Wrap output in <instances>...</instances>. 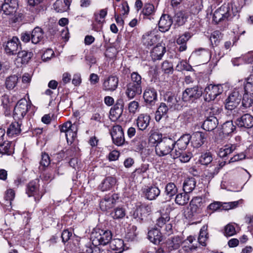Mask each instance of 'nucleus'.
Listing matches in <instances>:
<instances>
[{"instance_id": "f257e3e1", "label": "nucleus", "mask_w": 253, "mask_h": 253, "mask_svg": "<svg viewBox=\"0 0 253 253\" xmlns=\"http://www.w3.org/2000/svg\"><path fill=\"white\" fill-rule=\"evenodd\" d=\"M112 239V232L108 229H102L99 226L94 228L91 234V240L93 246L105 247Z\"/></svg>"}, {"instance_id": "f03ea898", "label": "nucleus", "mask_w": 253, "mask_h": 253, "mask_svg": "<svg viewBox=\"0 0 253 253\" xmlns=\"http://www.w3.org/2000/svg\"><path fill=\"white\" fill-rule=\"evenodd\" d=\"M175 147V140L169 137H164L155 145V152L159 157H163L171 152Z\"/></svg>"}, {"instance_id": "7ed1b4c3", "label": "nucleus", "mask_w": 253, "mask_h": 253, "mask_svg": "<svg viewBox=\"0 0 253 253\" xmlns=\"http://www.w3.org/2000/svg\"><path fill=\"white\" fill-rule=\"evenodd\" d=\"M31 107L25 98H22L16 103L13 109V117L15 121H21Z\"/></svg>"}, {"instance_id": "20e7f679", "label": "nucleus", "mask_w": 253, "mask_h": 253, "mask_svg": "<svg viewBox=\"0 0 253 253\" xmlns=\"http://www.w3.org/2000/svg\"><path fill=\"white\" fill-rule=\"evenodd\" d=\"M164 99L166 101L170 108L174 110H181L184 105V100L182 97L181 98L180 96L175 94L171 92H167L164 96Z\"/></svg>"}, {"instance_id": "39448f33", "label": "nucleus", "mask_w": 253, "mask_h": 253, "mask_svg": "<svg viewBox=\"0 0 253 253\" xmlns=\"http://www.w3.org/2000/svg\"><path fill=\"white\" fill-rule=\"evenodd\" d=\"M203 94L202 87L198 85L188 87L182 92V99L185 102H194L200 98Z\"/></svg>"}, {"instance_id": "423d86ee", "label": "nucleus", "mask_w": 253, "mask_h": 253, "mask_svg": "<svg viewBox=\"0 0 253 253\" xmlns=\"http://www.w3.org/2000/svg\"><path fill=\"white\" fill-rule=\"evenodd\" d=\"M205 199L201 197H194L190 203V209L187 213V218H192L195 214L200 213L205 206Z\"/></svg>"}, {"instance_id": "0eeeda50", "label": "nucleus", "mask_w": 253, "mask_h": 253, "mask_svg": "<svg viewBox=\"0 0 253 253\" xmlns=\"http://www.w3.org/2000/svg\"><path fill=\"white\" fill-rule=\"evenodd\" d=\"M223 91V87L220 84L212 85L211 84L208 85L205 87L204 92H203L205 100L210 102L214 100L218 95L222 93Z\"/></svg>"}, {"instance_id": "6e6552de", "label": "nucleus", "mask_w": 253, "mask_h": 253, "mask_svg": "<svg viewBox=\"0 0 253 253\" xmlns=\"http://www.w3.org/2000/svg\"><path fill=\"white\" fill-rule=\"evenodd\" d=\"M143 98L146 106L150 107L154 106L158 101L156 89L153 87L147 86L144 90Z\"/></svg>"}, {"instance_id": "1a4fd4ad", "label": "nucleus", "mask_w": 253, "mask_h": 253, "mask_svg": "<svg viewBox=\"0 0 253 253\" xmlns=\"http://www.w3.org/2000/svg\"><path fill=\"white\" fill-rule=\"evenodd\" d=\"M40 180L38 178L31 181L26 186V193L28 197H34L35 201L39 202L42 198V195L39 196V192L40 189Z\"/></svg>"}, {"instance_id": "9d476101", "label": "nucleus", "mask_w": 253, "mask_h": 253, "mask_svg": "<svg viewBox=\"0 0 253 253\" xmlns=\"http://www.w3.org/2000/svg\"><path fill=\"white\" fill-rule=\"evenodd\" d=\"M242 95L238 90L233 91L225 101V107L228 110L234 109L240 103Z\"/></svg>"}, {"instance_id": "9b49d317", "label": "nucleus", "mask_w": 253, "mask_h": 253, "mask_svg": "<svg viewBox=\"0 0 253 253\" xmlns=\"http://www.w3.org/2000/svg\"><path fill=\"white\" fill-rule=\"evenodd\" d=\"M111 135L113 143L117 146L123 145L125 142L124 133L122 127L120 125L113 126Z\"/></svg>"}, {"instance_id": "f8f14e48", "label": "nucleus", "mask_w": 253, "mask_h": 253, "mask_svg": "<svg viewBox=\"0 0 253 253\" xmlns=\"http://www.w3.org/2000/svg\"><path fill=\"white\" fill-rule=\"evenodd\" d=\"M3 46L7 54L15 55L18 52V48H21L20 42L17 37H13L4 44Z\"/></svg>"}, {"instance_id": "ddd939ff", "label": "nucleus", "mask_w": 253, "mask_h": 253, "mask_svg": "<svg viewBox=\"0 0 253 253\" xmlns=\"http://www.w3.org/2000/svg\"><path fill=\"white\" fill-rule=\"evenodd\" d=\"M225 21L230 20L232 18L236 16L238 13L236 8H234L232 4L230 3H224L218 8Z\"/></svg>"}, {"instance_id": "4468645a", "label": "nucleus", "mask_w": 253, "mask_h": 253, "mask_svg": "<svg viewBox=\"0 0 253 253\" xmlns=\"http://www.w3.org/2000/svg\"><path fill=\"white\" fill-rule=\"evenodd\" d=\"M119 79L116 76L111 75L103 80L102 89L106 91H114L118 87Z\"/></svg>"}, {"instance_id": "2eb2a0df", "label": "nucleus", "mask_w": 253, "mask_h": 253, "mask_svg": "<svg viewBox=\"0 0 253 253\" xmlns=\"http://www.w3.org/2000/svg\"><path fill=\"white\" fill-rule=\"evenodd\" d=\"M191 136V142L194 148H199L207 141L208 133L205 132L196 131Z\"/></svg>"}, {"instance_id": "dca6fc26", "label": "nucleus", "mask_w": 253, "mask_h": 253, "mask_svg": "<svg viewBox=\"0 0 253 253\" xmlns=\"http://www.w3.org/2000/svg\"><path fill=\"white\" fill-rule=\"evenodd\" d=\"M119 199V196L118 194H113L111 195H108L105 196L104 199L100 202V208L104 211L112 208Z\"/></svg>"}, {"instance_id": "f3484780", "label": "nucleus", "mask_w": 253, "mask_h": 253, "mask_svg": "<svg viewBox=\"0 0 253 253\" xmlns=\"http://www.w3.org/2000/svg\"><path fill=\"white\" fill-rule=\"evenodd\" d=\"M160 189L157 186L154 185L147 186L143 190V194L145 198L149 201L156 200L160 195Z\"/></svg>"}, {"instance_id": "a211bd4d", "label": "nucleus", "mask_w": 253, "mask_h": 253, "mask_svg": "<svg viewBox=\"0 0 253 253\" xmlns=\"http://www.w3.org/2000/svg\"><path fill=\"white\" fill-rule=\"evenodd\" d=\"M209 56L210 52L208 50L203 48H200L192 53L189 60H194L197 58L200 60V62L202 63L208 61Z\"/></svg>"}, {"instance_id": "6ab92c4d", "label": "nucleus", "mask_w": 253, "mask_h": 253, "mask_svg": "<svg viewBox=\"0 0 253 253\" xmlns=\"http://www.w3.org/2000/svg\"><path fill=\"white\" fill-rule=\"evenodd\" d=\"M142 91V85H135L129 83H128L126 85L125 93L126 96L130 99L134 98L136 95H140Z\"/></svg>"}, {"instance_id": "aec40b11", "label": "nucleus", "mask_w": 253, "mask_h": 253, "mask_svg": "<svg viewBox=\"0 0 253 253\" xmlns=\"http://www.w3.org/2000/svg\"><path fill=\"white\" fill-rule=\"evenodd\" d=\"M173 23L172 17L169 14H163L159 21V28L162 32H166L170 29Z\"/></svg>"}, {"instance_id": "412c9836", "label": "nucleus", "mask_w": 253, "mask_h": 253, "mask_svg": "<svg viewBox=\"0 0 253 253\" xmlns=\"http://www.w3.org/2000/svg\"><path fill=\"white\" fill-rule=\"evenodd\" d=\"M236 124L241 127L252 128L253 126V116L250 114H245L236 120Z\"/></svg>"}, {"instance_id": "4be33fe9", "label": "nucleus", "mask_w": 253, "mask_h": 253, "mask_svg": "<svg viewBox=\"0 0 253 253\" xmlns=\"http://www.w3.org/2000/svg\"><path fill=\"white\" fill-rule=\"evenodd\" d=\"M148 239L155 245H159L163 239V235L157 227L152 228L148 231Z\"/></svg>"}, {"instance_id": "5701e85b", "label": "nucleus", "mask_w": 253, "mask_h": 253, "mask_svg": "<svg viewBox=\"0 0 253 253\" xmlns=\"http://www.w3.org/2000/svg\"><path fill=\"white\" fill-rule=\"evenodd\" d=\"M182 244V239L178 236H175L169 238L164 245L169 251L178 249Z\"/></svg>"}, {"instance_id": "b1692460", "label": "nucleus", "mask_w": 253, "mask_h": 253, "mask_svg": "<svg viewBox=\"0 0 253 253\" xmlns=\"http://www.w3.org/2000/svg\"><path fill=\"white\" fill-rule=\"evenodd\" d=\"M196 242L194 237L190 236L187 238L186 240L182 241L183 246L182 249L184 253H192L193 251H196L198 248L197 244L194 243Z\"/></svg>"}, {"instance_id": "393cba45", "label": "nucleus", "mask_w": 253, "mask_h": 253, "mask_svg": "<svg viewBox=\"0 0 253 253\" xmlns=\"http://www.w3.org/2000/svg\"><path fill=\"white\" fill-rule=\"evenodd\" d=\"M17 5L16 0H5L1 10L6 15L12 14L16 11Z\"/></svg>"}, {"instance_id": "a878e982", "label": "nucleus", "mask_w": 253, "mask_h": 253, "mask_svg": "<svg viewBox=\"0 0 253 253\" xmlns=\"http://www.w3.org/2000/svg\"><path fill=\"white\" fill-rule=\"evenodd\" d=\"M171 156L174 159L179 158V160L182 163H187L190 161L193 155L191 152H184L175 149L174 152L171 154Z\"/></svg>"}, {"instance_id": "bb28decb", "label": "nucleus", "mask_w": 253, "mask_h": 253, "mask_svg": "<svg viewBox=\"0 0 253 253\" xmlns=\"http://www.w3.org/2000/svg\"><path fill=\"white\" fill-rule=\"evenodd\" d=\"M31 41L34 44L43 42L44 39V32L42 29L37 26L35 27L31 33Z\"/></svg>"}, {"instance_id": "cd10ccee", "label": "nucleus", "mask_w": 253, "mask_h": 253, "mask_svg": "<svg viewBox=\"0 0 253 253\" xmlns=\"http://www.w3.org/2000/svg\"><path fill=\"white\" fill-rule=\"evenodd\" d=\"M157 42V36L152 34V31L146 33L142 36L143 44L148 48L154 45Z\"/></svg>"}, {"instance_id": "c85d7f7f", "label": "nucleus", "mask_w": 253, "mask_h": 253, "mask_svg": "<svg viewBox=\"0 0 253 253\" xmlns=\"http://www.w3.org/2000/svg\"><path fill=\"white\" fill-rule=\"evenodd\" d=\"M14 152V144L12 141H4L0 144V153L2 155H12Z\"/></svg>"}, {"instance_id": "c756f323", "label": "nucleus", "mask_w": 253, "mask_h": 253, "mask_svg": "<svg viewBox=\"0 0 253 253\" xmlns=\"http://www.w3.org/2000/svg\"><path fill=\"white\" fill-rule=\"evenodd\" d=\"M191 136L189 134L186 133L183 134L177 141H175V146L176 145L179 151H184L186 149L188 145Z\"/></svg>"}, {"instance_id": "7c9ffc66", "label": "nucleus", "mask_w": 253, "mask_h": 253, "mask_svg": "<svg viewBox=\"0 0 253 253\" xmlns=\"http://www.w3.org/2000/svg\"><path fill=\"white\" fill-rule=\"evenodd\" d=\"M109 243L110 249L112 251H115V253H122L125 250L124 242L122 239H112Z\"/></svg>"}, {"instance_id": "2f4dec72", "label": "nucleus", "mask_w": 253, "mask_h": 253, "mask_svg": "<svg viewBox=\"0 0 253 253\" xmlns=\"http://www.w3.org/2000/svg\"><path fill=\"white\" fill-rule=\"evenodd\" d=\"M116 183V179L112 176L106 177L99 186L102 191H106L111 189Z\"/></svg>"}, {"instance_id": "473e14b6", "label": "nucleus", "mask_w": 253, "mask_h": 253, "mask_svg": "<svg viewBox=\"0 0 253 253\" xmlns=\"http://www.w3.org/2000/svg\"><path fill=\"white\" fill-rule=\"evenodd\" d=\"M166 47L160 43H158L153 48L151 54L154 60H160L166 52Z\"/></svg>"}, {"instance_id": "72a5a7b5", "label": "nucleus", "mask_w": 253, "mask_h": 253, "mask_svg": "<svg viewBox=\"0 0 253 253\" xmlns=\"http://www.w3.org/2000/svg\"><path fill=\"white\" fill-rule=\"evenodd\" d=\"M150 117L147 114H140L137 120L136 124L138 128L141 130H145L149 125Z\"/></svg>"}, {"instance_id": "f704fd0d", "label": "nucleus", "mask_w": 253, "mask_h": 253, "mask_svg": "<svg viewBox=\"0 0 253 253\" xmlns=\"http://www.w3.org/2000/svg\"><path fill=\"white\" fill-rule=\"evenodd\" d=\"M17 54V58L16 60L18 62H20L22 64H27L34 55L32 52L27 50L18 51Z\"/></svg>"}, {"instance_id": "c9c22d12", "label": "nucleus", "mask_w": 253, "mask_h": 253, "mask_svg": "<svg viewBox=\"0 0 253 253\" xmlns=\"http://www.w3.org/2000/svg\"><path fill=\"white\" fill-rule=\"evenodd\" d=\"M69 0H56L53 4V8L57 12H64L69 9Z\"/></svg>"}, {"instance_id": "e433bc0d", "label": "nucleus", "mask_w": 253, "mask_h": 253, "mask_svg": "<svg viewBox=\"0 0 253 253\" xmlns=\"http://www.w3.org/2000/svg\"><path fill=\"white\" fill-rule=\"evenodd\" d=\"M218 124L217 117H211V119L206 118L202 125V128L206 131H212L216 128Z\"/></svg>"}, {"instance_id": "4c0bfd02", "label": "nucleus", "mask_w": 253, "mask_h": 253, "mask_svg": "<svg viewBox=\"0 0 253 253\" xmlns=\"http://www.w3.org/2000/svg\"><path fill=\"white\" fill-rule=\"evenodd\" d=\"M21 121H15L12 122L7 129V134L11 136L19 134L21 132Z\"/></svg>"}, {"instance_id": "58836bf2", "label": "nucleus", "mask_w": 253, "mask_h": 253, "mask_svg": "<svg viewBox=\"0 0 253 253\" xmlns=\"http://www.w3.org/2000/svg\"><path fill=\"white\" fill-rule=\"evenodd\" d=\"M168 111V106L165 103L161 102L155 113V118L156 122H160L162 118H167Z\"/></svg>"}, {"instance_id": "ea45409f", "label": "nucleus", "mask_w": 253, "mask_h": 253, "mask_svg": "<svg viewBox=\"0 0 253 253\" xmlns=\"http://www.w3.org/2000/svg\"><path fill=\"white\" fill-rule=\"evenodd\" d=\"M189 2L190 12L194 15L198 14L203 8V0H192Z\"/></svg>"}, {"instance_id": "a19ab883", "label": "nucleus", "mask_w": 253, "mask_h": 253, "mask_svg": "<svg viewBox=\"0 0 253 253\" xmlns=\"http://www.w3.org/2000/svg\"><path fill=\"white\" fill-rule=\"evenodd\" d=\"M43 0H28V3L31 6V10L35 13H39L43 12L44 10V6L41 3Z\"/></svg>"}, {"instance_id": "79ce46f5", "label": "nucleus", "mask_w": 253, "mask_h": 253, "mask_svg": "<svg viewBox=\"0 0 253 253\" xmlns=\"http://www.w3.org/2000/svg\"><path fill=\"white\" fill-rule=\"evenodd\" d=\"M196 184L195 178L191 177L186 178L183 184V190L187 193H190L194 189Z\"/></svg>"}, {"instance_id": "37998d69", "label": "nucleus", "mask_w": 253, "mask_h": 253, "mask_svg": "<svg viewBox=\"0 0 253 253\" xmlns=\"http://www.w3.org/2000/svg\"><path fill=\"white\" fill-rule=\"evenodd\" d=\"M164 192L169 199H171L177 193L178 188L173 182H169L166 185Z\"/></svg>"}, {"instance_id": "c03bdc74", "label": "nucleus", "mask_w": 253, "mask_h": 253, "mask_svg": "<svg viewBox=\"0 0 253 253\" xmlns=\"http://www.w3.org/2000/svg\"><path fill=\"white\" fill-rule=\"evenodd\" d=\"M78 131V126L76 124H73L72 127L67 131L65 134L67 142L71 144L75 139L77 138Z\"/></svg>"}, {"instance_id": "a18cd8bd", "label": "nucleus", "mask_w": 253, "mask_h": 253, "mask_svg": "<svg viewBox=\"0 0 253 253\" xmlns=\"http://www.w3.org/2000/svg\"><path fill=\"white\" fill-rule=\"evenodd\" d=\"M236 147L234 145H226L219 149L218 155L220 158L225 159L236 149Z\"/></svg>"}, {"instance_id": "49530a36", "label": "nucleus", "mask_w": 253, "mask_h": 253, "mask_svg": "<svg viewBox=\"0 0 253 253\" xmlns=\"http://www.w3.org/2000/svg\"><path fill=\"white\" fill-rule=\"evenodd\" d=\"M137 227L135 225L130 226L125 236L126 240L128 242L134 241L136 239L138 232H137Z\"/></svg>"}, {"instance_id": "de8ad7c7", "label": "nucleus", "mask_w": 253, "mask_h": 253, "mask_svg": "<svg viewBox=\"0 0 253 253\" xmlns=\"http://www.w3.org/2000/svg\"><path fill=\"white\" fill-rule=\"evenodd\" d=\"M222 167V166H221V164H219L218 166L215 165H211L209 169L206 170V173L205 175L207 178L208 179L212 178L219 172V171Z\"/></svg>"}, {"instance_id": "09e8293b", "label": "nucleus", "mask_w": 253, "mask_h": 253, "mask_svg": "<svg viewBox=\"0 0 253 253\" xmlns=\"http://www.w3.org/2000/svg\"><path fill=\"white\" fill-rule=\"evenodd\" d=\"M189 200V196L185 192L176 194L175 202L178 205L184 206L188 203Z\"/></svg>"}, {"instance_id": "8fccbe9b", "label": "nucleus", "mask_w": 253, "mask_h": 253, "mask_svg": "<svg viewBox=\"0 0 253 253\" xmlns=\"http://www.w3.org/2000/svg\"><path fill=\"white\" fill-rule=\"evenodd\" d=\"M137 206L144 218L146 217L147 215H149L152 211V203H140L139 205Z\"/></svg>"}, {"instance_id": "3c124183", "label": "nucleus", "mask_w": 253, "mask_h": 253, "mask_svg": "<svg viewBox=\"0 0 253 253\" xmlns=\"http://www.w3.org/2000/svg\"><path fill=\"white\" fill-rule=\"evenodd\" d=\"M149 143L154 146L156 145L162 138V134L158 131L151 130L149 132Z\"/></svg>"}, {"instance_id": "603ef678", "label": "nucleus", "mask_w": 253, "mask_h": 253, "mask_svg": "<svg viewBox=\"0 0 253 253\" xmlns=\"http://www.w3.org/2000/svg\"><path fill=\"white\" fill-rule=\"evenodd\" d=\"M236 129L232 121H226L222 126V132L223 134L228 136L232 133Z\"/></svg>"}, {"instance_id": "864d4df0", "label": "nucleus", "mask_w": 253, "mask_h": 253, "mask_svg": "<svg viewBox=\"0 0 253 253\" xmlns=\"http://www.w3.org/2000/svg\"><path fill=\"white\" fill-rule=\"evenodd\" d=\"M212 161V155L210 152L202 153L199 157L198 162L201 165H208Z\"/></svg>"}, {"instance_id": "5fc2aeb1", "label": "nucleus", "mask_w": 253, "mask_h": 253, "mask_svg": "<svg viewBox=\"0 0 253 253\" xmlns=\"http://www.w3.org/2000/svg\"><path fill=\"white\" fill-rule=\"evenodd\" d=\"M170 216L168 213L161 214V216L157 219L156 225L160 228L164 227L166 224L170 221Z\"/></svg>"}, {"instance_id": "6e6d98bb", "label": "nucleus", "mask_w": 253, "mask_h": 253, "mask_svg": "<svg viewBox=\"0 0 253 253\" xmlns=\"http://www.w3.org/2000/svg\"><path fill=\"white\" fill-rule=\"evenodd\" d=\"M222 38V34L219 31L216 30L212 32L210 37L211 46L213 47L217 46Z\"/></svg>"}, {"instance_id": "4d7b16f0", "label": "nucleus", "mask_w": 253, "mask_h": 253, "mask_svg": "<svg viewBox=\"0 0 253 253\" xmlns=\"http://www.w3.org/2000/svg\"><path fill=\"white\" fill-rule=\"evenodd\" d=\"M253 105V94L250 93H244L243 95L242 101V106L247 109L250 108Z\"/></svg>"}, {"instance_id": "13d9d810", "label": "nucleus", "mask_w": 253, "mask_h": 253, "mask_svg": "<svg viewBox=\"0 0 253 253\" xmlns=\"http://www.w3.org/2000/svg\"><path fill=\"white\" fill-rule=\"evenodd\" d=\"M154 6L151 3H146L143 8L142 13L146 16L144 18H147L149 20L151 19V16L154 13Z\"/></svg>"}, {"instance_id": "bf43d9fd", "label": "nucleus", "mask_w": 253, "mask_h": 253, "mask_svg": "<svg viewBox=\"0 0 253 253\" xmlns=\"http://www.w3.org/2000/svg\"><path fill=\"white\" fill-rule=\"evenodd\" d=\"M188 16L187 15L182 11H179L176 13L174 16V20L175 23L178 26H182L185 24L187 21Z\"/></svg>"}, {"instance_id": "052dcab7", "label": "nucleus", "mask_w": 253, "mask_h": 253, "mask_svg": "<svg viewBox=\"0 0 253 253\" xmlns=\"http://www.w3.org/2000/svg\"><path fill=\"white\" fill-rule=\"evenodd\" d=\"M111 214L115 219H122L126 215V210L123 207H117L114 209Z\"/></svg>"}, {"instance_id": "680f3d73", "label": "nucleus", "mask_w": 253, "mask_h": 253, "mask_svg": "<svg viewBox=\"0 0 253 253\" xmlns=\"http://www.w3.org/2000/svg\"><path fill=\"white\" fill-rule=\"evenodd\" d=\"M18 81V78L16 75L11 76L8 77L5 81V85L9 89H13L16 85Z\"/></svg>"}, {"instance_id": "e2e57ef3", "label": "nucleus", "mask_w": 253, "mask_h": 253, "mask_svg": "<svg viewBox=\"0 0 253 253\" xmlns=\"http://www.w3.org/2000/svg\"><path fill=\"white\" fill-rule=\"evenodd\" d=\"M142 79L141 76L137 72H133L130 74V81L129 83L135 85H142Z\"/></svg>"}, {"instance_id": "0e129e2a", "label": "nucleus", "mask_w": 253, "mask_h": 253, "mask_svg": "<svg viewBox=\"0 0 253 253\" xmlns=\"http://www.w3.org/2000/svg\"><path fill=\"white\" fill-rule=\"evenodd\" d=\"M1 103L3 108L5 109L4 113L7 115L10 113V104L8 96L4 95L1 97Z\"/></svg>"}, {"instance_id": "69168bd1", "label": "nucleus", "mask_w": 253, "mask_h": 253, "mask_svg": "<svg viewBox=\"0 0 253 253\" xmlns=\"http://www.w3.org/2000/svg\"><path fill=\"white\" fill-rule=\"evenodd\" d=\"M220 111L217 107H211L209 108L206 111L205 116L206 118L211 119V117H217Z\"/></svg>"}, {"instance_id": "338daca9", "label": "nucleus", "mask_w": 253, "mask_h": 253, "mask_svg": "<svg viewBox=\"0 0 253 253\" xmlns=\"http://www.w3.org/2000/svg\"><path fill=\"white\" fill-rule=\"evenodd\" d=\"M162 71L165 74H172L173 71V66L171 63L167 60L164 61L162 64Z\"/></svg>"}, {"instance_id": "774afa93", "label": "nucleus", "mask_w": 253, "mask_h": 253, "mask_svg": "<svg viewBox=\"0 0 253 253\" xmlns=\"http://www.w3.org/2000/svg\"><path fill=\"white\" fill-rule=\"evenodd\" d=\"M245 93L253 94V80L248 78L244 84Z\"/></svg>"}]
</instances>
